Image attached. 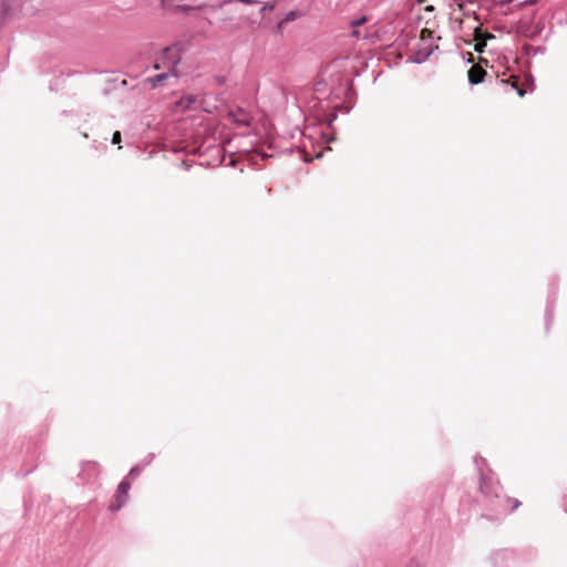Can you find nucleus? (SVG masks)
I'll return each instance as SVG.
<instances>
[{
	"instance_id": "393cba45",
	"label": "nucleus",
	"mask_w": 567,
	"mask_h": 567,
	"mask_svg": "<svg viewBox=\"0 0 567 567\" xmlns=\"http://www.w3.org/2000/svg\"><path fill=\"white\" fill-rule=\"evenodd\" d=\"M159 68H161V66H159V64H158V63H155V64H154V69H155V70H159Z\"/></svg>"
},
{
	"instance_id": "6ab92c4d",
	"label": "nucleus",
	"mask_w": 567,
	"mask_h": 567,
	"mask_svg": "<svg viewBox=\"0 0 567 567\" xmlns=\"http://www.w3.org/2000/svg\"><path fill=\"white\" fill-rule=\"evenodd\" d=\"M482 38H484V40L487 41L488 39H493L494 34L482 30Z\"/></svg>"
},
{
	"instance_id": "4468645a",
	"label": "nucleus",
	"mask_w": 567,
	"mask_h": 567,
	"mask_svg": "<svg viewBox=\"0 0 567 567\" xmlns=\"http://www.w3.org/2000/svg\"><path fill=\"white\" fill-rule=\"evenodd\" d=\"M122 140L121 132L115 131L112 136V144H118Z\"/></svg>"
},
{
	"instance_id": "20e7f679",
	"label": "nucleus",
	"mask_w": 567,
	"mask_h": 567,
	"mask_svg": "<svg viewBox=\"0 0 567 567\" xmlns=\"http://www.w3.org/2000/svg\"><path fill=\"white\" fill-rule=\"evenodd\" d=\"M22 2L23 0H0L1 24H4L20 11Z\"/></svg>"
},
{
	"instance_id": "9b49d317",
	"label": "nucleus",
	"mask_w": 567,
	"mask_h": 567,
	"mask_svg": "<svg viewBox=\"0 0 567 567\" xmlns=\"http://www.w3.org/2000/svg\"><path fill=\"white\" fill-rule=\"evenodd\" d=\"M319 76L321 78L319 81L316 82L315 84V92L316 93H323L324 92V87L328 85V82H327V79H329L327 75H322L321 73L319 74Z\"/></svg>"
},
{
	"instance_id": "2eb2a0df",
	"label": "nucleus",
	"mask_w": 567,
	"mask_h": 567,
	"mask_svg": "<svg viewBox=\"0 0 567 567\" xmlns=\"http://www.w3.org/2000/svg\"><path fill=\"white\" fill-rule=\"evenodd\" d=\"M214 80L218 86H223L226 83V78L223 75H216Z\"/></svg>"
},
{
	"instance_id": "4be33fe9",
	"label": "nucleus",
	"mask_w": 567,
	"mask_h": 567,
	"mask_svg": "<svg viewBox=\"0 0 567 567\" xmlns=\"http://www.w3.org/2000/svg\"><path fill=\"white\" fill-rule=\"evenodd\" d=\"M427 33H430V31L427 29H423L422 30V38L427 37Z\"/></svg>"
},
{
	"instance_id": "f257e3e1",
	"label": "nucleus",
	"mask_w": 567,
	"mask_h": 567,
	"mask_svg": "<svg viewBox=\"0 0 567 567\" xmlns=\"http://www.w3.org/2000/svg\"><path fill=\"white\" fill-rule=\"evenodd\" d=\"M321 74L329 78L331 90H336V85H339V89L348 96L353 91L354 61L350 56L336 58L321 68Z\"/></svg>"
},
{
	"instance_id": "412c9836",
	"label": "nucleus",
	"mask_w": 567,
	"mask_h": 567,
	"mask_svg": "<svg viewBox=\"0 0 567 567\" xmlns=\"http://www.w3.org/2000/svg\"><path fill=\"white\" fill-rule=\"evenodd\" d=\"M182 165L184 166V168H185L186 171H188V169H189V167H190V165H189L186 161H184V162L182 163Z\"/></svg>"
},
{
	"instance_id": "5701e85b",
	"label": "nucleus",
	"mask_w": 567,
	"mask_h": 567,
	"mask_svg": "<svg viewBox=\"0 0 567 567\" xmlns=\"http://www.w3.org/2000/svg\"><path fill=\"white\" fill-rule=\"evenodd\" d=\"M427 33H430V31L427 29H423L422 30V38L427 37Z\"/></svg>"
},
{
	"instance_id": "7ed1b4c3",
	"label": "nucleus",
	"mask_w": 567,
	"mask_h": 567,
	"mask_svg": "<svg viewBox=\"0 0 567 567\" xmlns=\"http://www.w3.org/2000/svg\"><path fill=\"white\" fill-rule=\"evenodd\" d=\"M130 489L131 481L128 478H123L117 485L115 502H112L109 506L111 512H117L124 506V504L127 502Z\"/></svg>"
},
{
	"instance_id": "1a4fd4ad",
	"label": "nucleus",
	"mask_w": 567,
	"mask_h": 567,
	"mask_svg": "<svg viewBox=\"0 0 567 567\" xmlns=\"http://www.w3.org/2000/svg\"><path fill=\"white\" fill-rule=\"evenodd\" d=\"M474 41H475V45H474L475 51L483 52L484 48L486 47V41L484 40V38H482V29L478 27L475 28V30H474Z\"/></svg>"
},
{
	"instance_id": "0eeeda50",
	"label": "nucleus",
	"mask_w": 567,
	"mask_h": 567,
	"mask_svg": "<svg viewBox=\"0 0 567 567\" xmlns=\"http://www.w3.org/2000/svg\"><path fill=\"white\" fill-rule=\"evenodd\" d=\"M197 103V96L193 94H184L176 101V106L185 110L190 111L195 109V105Z\"/></svg>"
},
{
	"instance_id": "423d86ee",
	"label": "nucleus",
	"mask_w": 567,
	"mask_h": 567,
	"mask_svg": "<svg viewBox=\"0 0 567 567\" xmlns=\"http://www.w3.org/2000/svg\"><path fill=\"white\" fill-rule=\"evenodd\" d=\"M486 71L478 64H474L468 70V81L472 84H478L483 82Z\"/></svg>"
},
{
	"instance_id": "f8f14e48",
	"label": "nucleus",
	"mask_w": 567,
	"mask_h": 567,
	"mask_svg": "<svg viewBox=\"0 0 567 567\" xmlns=\"http://www.w3.org/2000/svg\"><path fill=\"white\" fill-rule=\"evenodd\" d=\"M143 467H144V465H143V464H136V465H134V466L130 470V472H128V474H127V476H126L125 478H128L130 481H131V480H135L136 477H138V476L141 475L142 471H143Z\"/></svg>"
},
{
	"instance_id": "ddd939ff",
	"label": "nucleus",
	"mask_w": 567,
	"mask_h": 567,
	"mask_svg": "<svg viewBox=\"0 0 567 567\" xmlns=\"http://www.w3.org/2000/svg\"><path fill=\"white\" fill-rule=\"evenodd\" d=\"M277 7V0L266 2L259 10L260 14L264 16L265 11H274Z\"/></svg>"
},
{
	"instance_id": "dca6fc26",
	"label": "nucleus",
	"mask_w": 567,
	"mask_h": 567,
	"mask_svg": "<svg viewBox=\"0 0 567 567\" xmlns=\"http://www.w3.org/2000/svg\"><path fill=\"white\" fill-rule=\"evenodd\" d=\"M333 92H336V95H339V93L343 94V92L339 89V85H336V90L330 89V93H333ZM353 94H354V90L351 92V94L349 96L344 93L347 99H351Z\"/></svg>"
},
{
	"instance_id": "a211bd4d",
	"label": "nucleus",
	"mask_w": 567,
	"mask_h": 567,
	"mask_svg": "<svg viewBox=\"0 0 567 567\" xmlns=\"http://www.w3.org/2000/svg\"><path fill=\"white\" fill-rule=\"evenodd\" d=\"M154 456H155V455H154L153 453H150V454L146 456V458L144 460L143 465L145 466V465L151 464V462L153 461Z\"/></svg>"
},
{
	"instance_id": "f03ea898",
	"label": "nucleus",
	"mask_w": 567,
	"mask_h": 567,
	"mask_svg": "<svg viewBox=\"0 0 567 567\" xmlns=\"http://www.w3.org/2000/svg\"><path fill=\"white\" fill-rule=\"evenodd\" d=\"M161 59L163 60L164 64L167 65L168 70L162 73H158L154 76H148L145 82L150 83L152 89H156L158 86H163L165 81L171 76L172 72L176 69L179 56L175 52L173 48H165L162 51Z\"/></svg>"
},
{
	"instance_id": "9d476101",
	"label": "nucleus",
	"mask_w": 567,
	"mask_h": 567,
	"mask_svg": "<svg viewBox=\"0 0 567 567\" xmlns=\"http://www.w3.org/2000/svg\"><path fill=\"white\" fill-rule=\"evenodd\" d=\"M502 83L511 84V86L517 91L520 97L525 95V91L518 86L517 76L511 75L507 80H502Z\"/></svg>"
},
{
	"instance_id": "f3484780",
	"label": "nucleus",
	"mask_w": 567,
	"mask_h": 567,
	"mask_svg": "<svg viewBox=\"0 0 567 567\" xmlns=\"http://www.w3.org/2000/svg\"><path fill=\"white\" fill-rule=\"evenodd\" d=\"M348 25H349V28L351 29L350 34H351V35H354V18L349 19V21H348Z\"/></svg>"
},
{
	"instance_id": "6e6552de",
	"label": "nucleus",
	"mask_w": 567,
	"mask_h": 567,
	"mask_svg": "<svg viewBox=\"0 0 567 567\" xmlns=\"http://www.w3.org/2000/svg\"><path fill=\"white\" fill-rule=\"evenodd\" d=\"M301 17V12L299 10H291L289 12H287L284 18H281L278 23H277V30L280 31L282 30V28L289 23V22H292L295 20H297L298 18Z\"/></svg>"
},
{
	"instance_id": "aec40b11",
	"label": "nucleus",
	"mask_w": 567,
	"mask_h": 567,
	"mask_svg": "<svg viewBox=\"0 0 567 567\" xmlns=\"http://www.w3.org/2000/svg\"><path fill=\"white\" fill-rule=\"evenodd\" d=\"M364 22H365V18H362V19H360V20H359V19H357L355 24H357V27H358V25H360V24H362V23H364Z\"/></svg>"
},
{
	"instance_id": "39448f33",
	"label": "nucleus",
	"mask_w": 567,
	"mask_h": 567,
	"mask_svg": "<svg viewBox=\"0 0 567 567\" xmlns=\"http://www.w3.org/2000/svg\"><path fill=\"white\" fill-rule=\"evenodd\" d=\"M100 473V466L95 462H85L82 464V470L79 473L81 480L85 483L96 477Z\"/></svg>"
},
{
	"instance_id": "b1692460",
	"label": "nucleus",
	"mask_w": 567,
	"mask_h": 567,
	"mask_svg": "<svg viewBox=\"0 0 567 567\" xmlns=\"http://www.w3.org/2000/svg\"><path fill=\"white\" fill-rule=\"evenodd\" d=\"M425 10H426V11H432V10H434V8H433V6H427V7L425 8Z\"/></svg>"
}]
</instances>
